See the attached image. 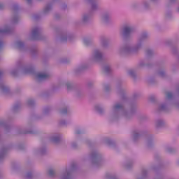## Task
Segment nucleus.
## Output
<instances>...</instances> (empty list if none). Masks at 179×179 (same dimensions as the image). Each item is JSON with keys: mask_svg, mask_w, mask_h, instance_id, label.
Wrapping results in <instances>:
<instances>
[{"mask_svg": "<svg viewBox=\"0 0 179 179\" xmlns=\"http://www.w3.org/2000/svg\"><path fill=\"white\" fill-rule=\"evenodd\" d=\"M36 78L38 80H44V79H47L48 78V74L45 73H38L36 75Z\"/></svg>", "mask_w": 179, "mask_h": 179, "instance_id": "obj_1", "label": "nucleus"}, {"mask_svg": "<svg viewBox=\"0 0 179 179\" xmlns=\"http://www.w3.org/2000/svg\"><path fill=\"white\" fill-rule=\"evenodd\" d=\"M134 31V28L131 26H127L124 28V33L125 34H129V33H132Z\"/></svg>", "mask_w": 179, "mask_h": 179, "instance_id": "obj_2", "label": "nucleus"}, {"mask_svg": "<svg viewBox=\"0 0 179 179\" xmlns=\"http://www.w3.org/2000/svg\"><path fill=\"white\" fill-rule=\"evenodd\" d=\"M103 57L101 52L99 50H95L94 52V59H100Z\"/></svg>", "mask_w": 179, "mask_h": 179, "instance_id": "obj_3", "label": "nucleus"}, {"mask_svg": "<svg viewBox=\"0 0 179 179\" xmlns=\"http://www.w3.org/2000/svg\"><path fill=\"white\" fill-rule=\"evenodd\" d=\"M141 45H142V42L139 41V42L138 43V44L134 48H127L126 49V51H136V50H139V48L141 47Z\"/></svg>", "mask_w": 179, "mask_h": 179, "instance_id": "obj_4", "label": "nucleus"}, {"mask_svg": "<svg viewBox=\"0 0 179 179\" xmlns=\"http://www.w3.org/2000/svg\"><path fill=\"white\" fill-rule=\"evenodd\" d=\"M121 107H122V106H121V104H116L113 107V111H118V110H120V108H121Z\"/></svg>", "mask_w": 179, "mask_h": 179, "instance_id": "obj_5", "label": "nucleus"}, {"mask_svg": "<svg viewBox=\"0 0 179 179\" xmlns=\"http://www.w3.org/2000/svg\"><path fill=\"white\" fill-rule=\"evenodd\" d=\"M69 177H71V173L66 172V173H64V175L62 178V179H68V178H69Z\"/></svg>", "mask_w": 179, "mask_h": 179, "instance_id": "obj_6", "label": "nucleus"}, {"mask_svg": "<svg viewBox=\"0 0 179 179\" xmlns=\"http://www.w3.org/2000/svg\"><path fill=\"white\" fill-rule=\"evenodd\" d=\"M38 34V29H35L32 31V36H36Z\"/></svg>", "mask_w": 179, "mask_h": 179, "instance_id": "obj_7", "label": "nucleus"}, {"mask_svg": "<svg viewBox=\"0 0 179 179\" xmlns=\"http://www.w3.org/2000/svg\"><path fill=\"white\" fill-rule=\"evenodd\" d=\"M48 174L49 176H54V170L52 169L49 170Z\"/></svg>", "mask_w": 179, "mask_h": 179, "instance_id": "obj_8", "label": "nucleus"}, {"mask_svg": "<svg viewBox=\"0 0 179 179\" xmlns=\"http://www.w3.org/2000/svg\"><path fill=\"white\" fill-rule=\"evenodd\" d=\"M170 97H171V93H168L167 94V98L170 99Z\"/></svg>", "mask_w": 179, "mask_h": 179, "instance_id": "obj_9", "label": "nucleus"}, {"mask_svg": "<svg viewBox=\"0 0 179 179\" xmlns=\"http://www.w3.org/2000/svg\"><path fill=\"white\" fill-rule=\"evenodd\" d=\"M6 30H0V33H6Z\"/></svg>", "mask_w": 179, "mask_h": 179, "instance_id": "obj_10", "label": "nucleus"}, {"mask_svg": "<svg viewBox=\"0 0 179 179\" xmlns=\"http://www.w3.org/2000/svg\"><path fill=\"white\" fill-rule=\"evenodd\" d=\"M84 22H86V17H83Z\"/></svg>", "mask_w": 179, "mask_h": 179, "instance_id": "obj_11", "label": "nucleus"}, {"mask_svg": "<svg viewBox=\"0 0 179 179\" xmlns=\"http://www.w3.org/2000/svg\"><path fill=\"white\" fill-rule=\"evenodd\" d=\"M161 110H164V108H161Z\"/></svg>", "mask_w": 179, "mask_h": 179, "instance_id": "obj_12", "label": "nucleus"}, {"mask_svg": "<svg viewBox=\"0 0 179 179\" xmlns=\"http://www.w3.org/2000/svg\"><path fill=\"white\" fill-rule=\"evenodd\" d=\"M27 1H30V0H27Z\"/></svg>", "mask_w": 179, "mask_h": 179, "instance_id": "obj_13", "label": "nucleus"}]
</instances>
